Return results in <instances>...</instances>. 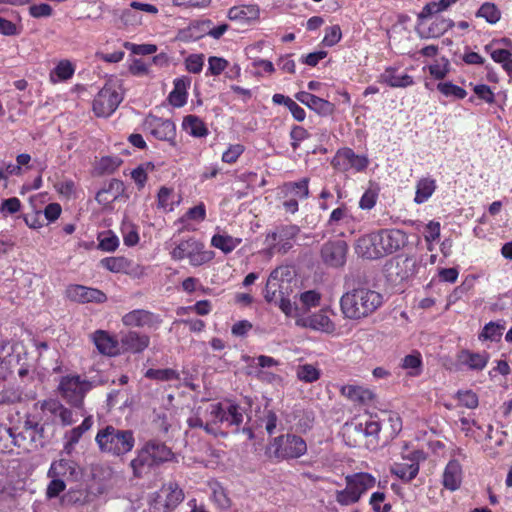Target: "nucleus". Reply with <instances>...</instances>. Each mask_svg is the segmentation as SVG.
Returning <instances> with one entry per match:
<instances>
[{
	"label": "nucleus",
	"instance_id": "nucleus-1",
	"mask_svg": "<svg viewBox=\"0 0 512 512\" xmlns=\"http://www.w3.org/2000/svg\"><path fill=\"white\" fill-rule=\"evenodd\" d=\"M406 242L404 231L380 229L359 237L355 243V252L362 258L376 260L400 250Z\"/></svg>",
	"mask_w": 512,
	"mask_h": 512
},
{
	"label": "nucleus",
	"instance_id": "nucleus-2",
	"mask_svg": "<svg viewBox=\"0 0 512 512\" xmlns=\"http://www.w3.org/2000/svg\"><path fill=\"white\" fill-rule=\"evenodd\" d=\"M384 303L382 293L360 285L340 298V311L345 319L360 321L373 315Z\"/></svg>",
	"mask_w": 512,
	"mask_h": 512
},
{
	"label": "nucleus",
	"instance_id": "nucleus-3",
	"mask_svg": "<svg viewBox=\"0 0 512 512\" xmlns=\"http://www.w3.org/2000/svg\"><path fill=\"white\" fill-rule=\"evenodd\" d=\"M205 432L214 437L226 438L230 432L237 433L243 424V410L233 401L214 402L206 407Z\"/></svg>",
	"mask_w": 512,
	"mask_h": 512
},
{
	"label": "nucleus",
	"instance_id": "nucleus-4",
	"mask_svg": "<svg viewBox=\"0 0 512 512\" xmlns=\"http://www.w3.org/2000/svg\"><path fill=\"white\" fill-rule=\"evenodd\" d=\"M174 453L164 443L158 441L148 442L130 462V467L136 477H142L150 472L154 465L170 461Z\"/></svg>",
	"mask_w": 512,
	"mask_h": 512
},
{
	"label": "nucleus",
	"instance_id": "nucleus-5",
	"mask_svg": "<svg viewBox=\"0 0 512 512\" xmlns=\"http://www.w3.org/2000/svg\"><path fill=\"white\" fill-rule=\"evenodd\" d=\"M345 488L336 490L335 501L340 506H351L360 501L362 496L376 485V478L367 472H357L345 476Z\"/></svg>",
	"mask_w": 512,
	"mask_h": 512
},
{
	"label": "nucleus",
	"instance_id": "nucleus-6",
	"mask_svg": "<svg viewBox=\"0 0 512 512\" xmlns=\"http://www.w3.org/2000/svg\"><path fill=\"white\" fill-rule=\"evenodd\" d=\"M170 255L175 261L188 260L193 267L207 264L215 257L214 251L207 250L205 244L195 237L180 239L171 249Z\"/></svg>",
	"mask_w": 512,
	"mask_h": 512
},
{
	"label": "nucleus",
	"instance_id": "nucleus-7",
	"mask_svg": "<svg viewBox=\"0 0 512 512\" xmlns=\"http://www.w3.org/2000/svg\"><path fill=\"white\" fill-rule=\"evenodd\" d=\"M310 179L304 177L298 181L284 182L278 188L277 198L286 213L294 215L299 210V201L309 198Z\"/></svg>",
	"mask_w": 512,
	"mask_h": 512
},
{
	"label": "nucleus",
	"instance_id": "nucleus-8",
	"mask_svg": "<svg viewBox=\"0 0 512 512\" xmlns=\"http://www.w3.org/2000/svg\"><path fill=\"white\" fill-rule=\"evenodd\" d=\"M95 441L101 452L115 456L128 452V432L119 430L112 425L98 431Z\"/></svg>",
	"mask_w": 512,
	"mask_h": 512
},
{
	"label": "nucleus",
	"instance_id": "nucleus-9",
	"mask_svg": "<svg viewBox=\"0 0 512 512\" xmlns=\"http://www.w3.org/2000/svg\"><path fill=\"white\" fill-rule=\"evenodd\" d=\"M273 456L277 460L297 459L306 454V441L296 434H282L273 439L271 443Z\"/></svg>",
	"mask_w": 512,
	"mask_h": 512
},
{
	"label": "nucleus",
	"instance_id": "nucleus-10",
	"mask_svg": "<svg viewBox=\"0 0 512 512\" xmlns=\"http://www.w3.org/2000/svg\"><path fill=\"white\" fill-rule=\"evenodd\" d=\"M300 233V227L296 224H281L269 231L265 237L268 250L285 254L292 247L296 237Z\"/></svg>",
	"mask_w": 512,
	"mask_h": 512
},
{
	"label": "nucleus",
	"instance_id": "nucleus-11",
	"mask_svg": "<svg viewBox=\"0 0 512 512\" xmlns=\"http://www.w3.org/2000/svg\"><path fill=\"white\" fill-rule=\"evenodd\" d=\"M369 165L366 155H359L352 148L343 147L336 151L331 160V166L342 173L353 170L356 173L364 172Z\"/></svg>",
	"mask_w": 512,
	"mask_h": 512
},
{
	"label": "nucleus",
	"instance_id": "nucleus-12",
	"mask_svg": "<svg viewBox=\"0 0 512 512\" xmlns=\"http://www.w3.org/2000/svg\"><path fill=\"white\" fill-rule=\"evenodd\" d=\"M184 500L183 490L176 483L162 486L150 506V512H173Z\"/></svg>",
	"mask_w": 512,
	"mask_h": 512
},
{
	"label": "nucleus",
	"instance_id": "nucleus-13",
	"mask_svg": "<svg viewBox=\"0 0 512 512\" xmlns=\"http://www.w3.org/2000/svg\"><path fill=\"white\" fill-rule=\"evenodd\" d=\"M90 383L78 375L64 376L59 384L63 398L74 406H80L85 394L90 390Z\"/></svg>",
	"mask_w": 512,
	"mask_h": 512
},
{
	"label": "nucleus",
	"instance_id": "nucleus-14",
	"mask_svg": "<svg viewBox=\"0 0 512 512\" xmlns=\"http://www.w3.org/2000/svg\"><path fill=\"white\" fill-rule=\"evenodd\" d=\"M144 127L153 137L167 141L170 145H176V125L171 119L161 118L149 114L144 122Z\"/></svg>",
	"mask_w": 512,
	"mask_h": 512
},
{
	"label": "nucleus",
	"instance_id": "nucleus-15",
	"mask_svg": "<svg viewBox=\"0 0 512 512\" xmlns=\"http://www.w3.org/2000/svg\"><path fill=\"white\" fill-rule=\"evenodd\" d=\"M122 99V93L112 85H105L93 101V110L97 116L107 117L116 110Z\"/></svg>",
	"mask_w": 512,
	"mask_h": 512
},
{
	"label": "nucleus",
	"instance_id": "nucleus-16",
	"mask_svg": "<svg viewBox=\"0 0 512 512\" xmlns=\"http://www.w3.org/2000/svg\"><path fill=\"white\" fill-rule=\"evenodd\" d=\"M348 245L343 240L328 241L321 248L323 262L331 267H341L346 262Z\"/></svg>",
	"mask_w": 512,
	"mask_h": 512
},
{
	"label": "nucleus",
	"instance_id": "nucleus-17",
	"mask_svg": "<svg viewBox=\"0 0 512 512\" xmlns=\"http://www.w3.org/2000/svg\"><path fill=\"white\" fill-rule=\"evenodd\" d=\"M455 23L450 18L436 16L432 18L430 23L425 21V25L419 27L416 25V30L421 39L440 38L448 30L454 27Z\"/></svg>",
	"mask_w": 512,
	"mask_h": 512
},
{
	"label": "nucleus",
	"instance_id": "nucleus-18",
	"mask_svg": "<svg viewBox=\"0 0 512 512\" xmlns=\"http://www.w3.org/2000/svg\"><path fill=\"white\" fill-rule=\"evenodd\" d=\"M295 98L320 116H331L335 112V105L332 102L309 92L300 91L295 94Z\"/></svg>",
	"mask_w": 512,
	"mask_h": 512
},
{
	"label": "nucleus",
	"instance_id": "nucleus-19",
	"mask_svg": "<svg viewBox=\"0 0 512 512\" xmlns=\"http://www.w3.org/2000/svg\"><path fill=\"white\" fill-rule=\"evenodd\" d=\"M66 294L69 299L79 303H102L106 300V295L102 291L83 285H70Z\"/></svg>",
	"mask_w": 512,
	"mask_h": 512
},
{
	"label": "nucleus",
	"instance_id": "nucleus-20",
	"mask_svg": "<svg viewBox=\"0 0 512 512\" xmlns=\"http://www.w3.org/2000/svg\"><path fill=\"white\" fill-rule=\"evenodd\" d=\"M77 464L68 459L53 461L47 472L48 478H58L63 481H72L78 478Z\"/></svg>",
	"mask_w": 512,
	"mask_h": 512
},
{
	"label": "nucleus",
	"instance_id": "nucleus-21",
	"mask_svg": "<svg viewBox=\"0 0 512 512\" xmlns=\"http://www.w3.org/2000/svg\"><path fill=\"white\" fill-rule=\"evenodd\" d=\"M17 343L0 342V376H5L20 361Z\"/></svg>",
	"mask_w": 512,
	"mask_h": 512
},
{
	"label": "nucleus",
	"instance_id": "nucleus-22",
	"mask_svg": "<svg viewBox=\"0 0 512 512\" xmlns=\"http://www.w3.org/2000/svg\"><path fill=\"white\" fill-rule=\"evenodd\" d=\"M161 324L162 318L159 314L144 309L130 311V326L152 331L157 330Z\"/></svg>",
	"mask_w": 512,
	"mask_h": 512
},
{
	"label": "nucleus",
	"instance_id": "nucleus-23",
	"mask_svg": "<svg viewBox=\"0 0 512 512\" xmlns=\"http://www.w3.org/2000/svg\"><path fill=\"white\" fill-rule=\"evenodd\" d=\"M463 478L462 466L457 460H450L443 472L442 484L449 491L460 488Z\"/></svg>",
	"mask_w": 512,
	"mask_h": 512
},
{
	"label": "nucleus",
	"instance_id": "nucleus-24",
	"mask_svg": "<svg viewBox=\"0 0 512 512\" xmlns=\"http://www.w3.org/2000/svg\"><path fill=\"white\" fill-rule=\"evenodd\" d=\"M395 67H386L380 74L378 82L388 85L391 88H406L414 84L413 77L409 74H398Z\"/></svg>",
	"mask_w": 512,
	"mask_h": 512
},
{
	"label": "nucleus",
	"instance_id": "nucleus-25",
	"mask_svg": "<svg viewBox=\"0 0 512 512\" xmlns=\"http://www.w3.org/2000/svg\"><path fill=\"white\" fill-rule=\"evenodd\" d=\"M91 340L99 353L114 356L119 353L118 341L104 330H97L91 335Z\"/></svg>",
	"mask_w": 512,
	"mask_h": 512
},
{
	"label": "nucleus",
	"instance_id": "nucleus-26",
	"mask_svg": "<svg viewBox=\"0 0 512 512\" xmlns=\"http://www.w3.org/2000/svg\"><path fill=\"white\" fill-rule=\"evenodd\" d=\"M489 359L490 355L486 351L478 353L464 349L458 355L459 362L473 371H482L487 366Z\"/></svg>",
	"mask_w": 512,
	"mask_h": 512
},
{
	"label": "nucleus",
	"instance_id": "nucleus-27",
	"mask_svg": "<svg viewBox=\"0 0 512 512\" xmlns=\"http://www.w3.org/2000/svg\"><path fill=\"white\" fill-rule=\"evenodd\" d=\"M173 90L169 93V103L176 108L183 107L187 103V89L191 85V79L187 76L176 78L173 82Z\"/></svg>",
	"mask_w": 512,
	"mask_h": 512
},
{
	"label": "nucleus",
	"instance_id": "nucleus-28",
	"mask_svg": "<svg viewBox=\"0 0 512 512\" xmlns=\"http://www.w3.org/2000/svg\"><path fill=\"white\" fill-rule=\"evenodd\" d=\"M92 424V417L89 416L86 417L79 426L67 431L64 435L65 443L63 446V452L67 455H71L74 451L75 445L79 442L82 435L92 427Z\"/></svg>",
	"mask_w": 512,
	"mask_h": 512
},
{
	"label": "nucleus",
	"instance_id": "nucleus-29",
	"mask_svg": "<svg viewBox=\"0 0 512 512\" xmlns=\"http://www.w3.org/2000/svg\"><path fill=\"white\" fill-rule=\"evenodd\" d=\"M283 272V268H276L270 273L268 277L264 290V298L269 303L276 301L282 295L281 279Z\"/></svg>",
	"mask_w": 512,
	"mask_h": 512
},
{
	"label": "nucleus",
	"instance_id": "nucleus-30",
	"mask_svg": "<svg viewBox=\"0 0 512 512\" xmlns=\"http://www.w3.org/2000/svg\"><path fill=\"white\" fill-rule=\"evenodd\" d=\"M181 126L186 133L195 138H204L209 134L205 122L200 117L193 114L184 116Z\"/></svg>",
	"mask_w": 512,
	"mask_h": 512
},
{
	"label": "nucleus",
	"instance_id": "nucleus-31",
	"mask_svg": "<svg viewBox=\"0 0 512 512\" xmlns=\"http://www.w3.org/2000/svg\"><path fill=\"white\" fill-rule=\"evenodd\" d=\"M419 463L412 459H404L403 462L394 463L391 467V473L404 482H410L419 473Z\"/></svg>",
	"mask_w": 512,
	"mask_h": 512
},
{
	"label": "nucleus",
	"instance_id": "nucleus-32",
	"mask_svg": "<svg viewBox=\"0 0 512 512\" xmlns=\"http://www.w3.org/2000/svg\"><path fill=\"white\" fill-rule=\"evenodd\" d=\"M227 16L230 20L250 22L259 18L260 9L256 4L234 6L228 10Z\"/></svg>",
	"mask_w": 512,
	"mask_h": 512
},
{
	"label": "nucleus",
	"instance_id": "nucleus-33",
	"mask_svg": "<svg viewBox=\"0 0 512 512\" xmlns=\"http://www.w3.org/2000/svg\"><path fill=\"white\" fill-rule=\"evenodd\" d=\"M309 327L314 330L332 334L336 330L335 323L330 319L325 310H319L307 319Z\"/></svg>",
	"mask_w": 512,
	"mask_h": 512
},
{
	"label": "nucleus",
	"instance_id": "nucleus-34",
	"mask_svg": "<svg viewBox=\"0 0 512 512\" xmlns=\"http://www.w3.org/2000/svg\"><path fill=\"white\" fill-rule=\"evenodd\" d=\"M437 188L436 180L431 177L420 178L416 183L414 202L423 204L429 200Z\"/></svg>",
	"mask_w": 512,
	"mask_h": 512
},
{
	"label": "nucleus",
	"instance_id": "nucleus-35",
	"mask_svg": "<svg viewBox=\"0 0 512 512\" xmlns=\"http://www.w3.org/2000/svg\"><path fill=\"white\" fill-rule=\"evenodd\" d=\"M74 73L75 65L71 61L64 59L59 61L54 69L51 70L49 78L52 83L56 84L71 79Z\"/></svg>",
	"mask_w": 512,
	"mask_h": 512
},
{
	"label": "nucleus",
	"instance_id": "nucleus-36",
	"mask_svg": "<svg viewBox=\"0 0 512 512\" xmlns=\"http://www.w3.org/2000/svg\"><path fill=\"white\" fill-rule=\"evenodd\" d=\"M241 242V238H236L228 234H214L211 238V246L219 249L224 254L231 253Z\"/></svg>",
	"mask_w": 512,
	"mask_h": 512
},
{
	"label": "nucleus",
	"instance_id": "nucleus-37",
	"mask_svg": "<svg viewBox=\"0 0 512 512\" xmlns=\"http://www.w3.org/2000/svg\"><path fill=\"white\" fill-rule=\"evenodd\" d=\"M123 190V183L113 179L109 182L107 188H103L96 194V200L103 205L109 204L116 200Z\"/></svg>",
	"mask_w": 512,
	"mask_h": 512
},
{
	"label": "nucleus",
	"instance_id": "nucleus-38",
	"mask_svg": "<svg viewBox=\"0 0 512 512\" xmlns=\"http://www.w3.org/2000/svg\"><path fill=\"white\" fill-rule=\"evenodd\" d=\"M422 355L419 351H413L411 354L406 355L401 362V367L408 371V375L415 377L419 376L422 372Z\"/></svg>",
	"mask_w": 512,
	"mask_h": 512
},
{
	"label": "nucleus",
	"instance_id": "nucleus-39",
	"mask_svg": "<svg viewBox=\"0 0 512 512\" xmlns=\"http://www.w3.org/2000/svg\"><path fill=\"white\" fill-rule=\"evenodd\" d=\"M296 376L302 382L313 383L320 379L321 371L312 364H303L297 367Z\"/></svg>",
	"mask_w": 512,
	"mask_h": 512
},
{
	"label": "nucleus",
	"instance_id": "nucleus-40",
	"mask_svg": "<svg viewBox=\"0 0 512 512\" xmlns=\"http://www.w3.org/2000/svg\"><path fill=\"white\" fill-rule=\"evenodd\" d=\"M437 90L445 97H452L454 99H464L467 96V91L453 84L451 81L439 82L437 84Z\"/></svg>",
	"mask_w": 512,
	"mask_h": 512
},
{
	"label": "nucleus",
	"instance_id": "nucleus-41",
	"mask_svg": "<svg viewBox=\"0 0 512 512\" xmlns=\"http://www.w3.org/2000/svg\"><path fill=\"white\" fill-rule=\"evenodd\" d=\"M369 505L373 512H390L392 509L391 503L387 502V495L382 491H375L369 498Z\"/></svg>",
	"mask_w": 512,
	"mask_h": 512
},
{
	"label": "nucleus",
	"instance_id": "nucleus-42",
	"mask_svg": "<svg viewBox=\"0 0 512 512\" xmlns=\"http://www.w3.org/2000/svg\"><path fill=\"white\" fill-rule=\"evenodd\" d=\"M476 16L484 18L490 24H495L500 20L501 12L495 4L485 2L478 9Z\"/></svg>",
	"mask_w": 512,
	"mask_h": 512
},
{
	"label": "nucleus",
	"instance_id": "nucleus-43",
	"mask_svg": "<svg viewBox=\"0 0 512 512\" xmlns=\"http://www.w3.org/2000/svg\"><path fill=\"white\" fill-rule=\"evenodd\" d=\"M444 9L440 5L439 1H431L426 3L422 10L417 14V24L419 27L425 25V21H427L429 18H432L433 15H436L438 13L443 12Z\"/></svg>",
	"mask_w": 512,
	"mask_h": 512
},
{
	"label": "nucleus",
	"instance_id": "nucleus-44",
	"mask_svg": "<svg viewBox=\"0 0 512 512\" xmlns=\"http://www.w3.org/2000/svg\"><path fill=\"white\" fill-rule=\"evenodd\" d=\"M150 345V336L146 333L130 331V353H141Z\"/></svg>",
	"mask_w": 512,
	"mask_h": 512
},
{
	"label": "nucleus",
	"instance_id": "nucleus-45",
	"mask_svg": "<svg viewBox=\"0 0 512 512\" xmlns=\"http://www.w3.org/2000/svg\"><path fill=\"white\" fill-rule=\"evenodd\" d=\"M382 426L387 431L388 437L393 439L402 430V419L397 413H389L387 419L383 420Z\"/></svg>",
	"mask_w": 512,
	"mask_h": 512
},
{
	"label": "nucleus",
	"instance_id": "nucleus-46",
	"mask_svg": "<svg viewBox=\"0 0 512 512\" xmlns=\"http://www.w3.org/2000/svg\"><path fill=\"white\" fill-rule=\"evenodd\" d=\"M145 377L157 381H171L178 380L179 373L178 371L172 368H164V369H148L145 372Z\"/></svg>",
	"mask_w": 512,
	"mask_h": 512
},
{
	"label": "nucleus",
	"instance_id": "nucleus-47",
	"mask_svg": "<svg viewBox=\"0 0 512 512\" xmlns=\"http://www.w3.org/2000/svg\"><path fill=\"white\" fill-rule=\"evenodd\" d=\"M98 247L102 251L112 252L119 245L118 237L112 231H104L98 235Z\"/></svg>",
	"mask_w": 512,
	"mask_h": 512
},
{
	"label": "nucleus",
	"instance_id": "nucleus-48",
	"mask_svg": "<svg viewBox=\"0 0 512 512\" xmlns=\"http://www.w3.org/2000/svg\"><path fill=\"white\" fill-rule=\"evenodd\" d=\"M37 405H40V409L43 412L44 416H46L47 421H54L56 418L59 417V413L62 406V404L59 401L49 399L37 403L36 406Z\"/></svg>",
	"mask_w": 512,
	"mask_h": 512
},
{
	"label": "nucleus",
	"instance_id": "nucleus-49",
	"mask_svg": "<svg viewBox=\"0 0 512 512\" xmlns=\"http://www.w3.org/2000/svg\"><path fill=\"white\" fill-rule=\"evenodd\" d=\"M494 44H487L484 46V50L490 54V57L495 63L503 65L512 56V51L506 48H495Z\"/></svg>",
	"mask_w": 512,
	"mask_h": 512
},
{
	"label": "nucleus",
	"instance_id": "nucleus-50",
	"mask_svg": "<svg viewBox=\"0 0 512 512\" xmlns=\"http://www.w3.org/2000/svg\"><path fill=\"white\" fill-rule=\"evenodd\" d=\"M101 265L114 273H126L128 261L124 257H107L101 260Z\"/></svg>",
	"mask_w": 512,
	"mask_h": 512
},
{
	"label": "nucleus",
	"instance_id": "nucleus-51",
	"mask_svg": "<svg viewBox=\"0 0 512 512\" xmlns=\"http://www.w3.org/2000/svg\"><path fill=\"white\" fill-rule=\"evenodd\" d=\"M122 163L118 157H102L95 166L98 174H109L114 172Z\"/></svg>",
	"mask_w": 512,
	"mask_h": 512
},
{
	"label": "nucleus",
	"instance_id": "nucleus-52",
	"mask_svg": "<svg viewBox=\"0 0 512 512\" xmlns=\"http://www.w3.org/2000/svg\"><path fill=\"white\" fill-rule=\"evenodd\" d=\"M228 66L229 62L225 58L210 56L208 58L206 76H219L228 68Z\"/></svg>",
	"mask_w": 512,
	"mask_h": 512
},
{
	"label": "nucleus",
	"instance_id": "nucleus-53",
	"mask_svg": "<svg viewBox=\"0 0 512 512\" xmlns=\"http://www.w3.org/2000/svg\"><path fill=\"white\" fill-rule=\"evenodd\" d=\"M148 170H154V164L152 162L141 164L130 172V177L135 181L138 189H142L145 186Z\"/></svg>",
	"mask_w": 512,
	"mask_h": 512
},
{
	"label": "nucleus",
	"instance_id": "nucleus-54",
	"mask_svg": "<svg viewBox=\"0 0 512 512\" xmlns=\"http://www.w3.org/2000/svg\"><path fill=\"white\" fill-rule=\"evenodd\" d=\"M245 147L242 144H230L228 148L222 153L221 160L227 164H234L239 157L244 153Z\"/></svg>",
	"mask_w": 512,
	"mask_h": 512
},
{
	"label": "nucleus",
	"instance_id": "nucleus-55",
	"mask_svg": "<svg viewBox=\"0 0 512 512\" xmlns=\"http://www.w3.org/2000/svg\"><path fill=\"white\" fill-rule=\"evenodd\" d=\"M503 329V326L495 322H489L484 326L482 332L479 335V339L496 341L502 336Z\"/></svg>",
	"mask_w": 512,
	"mask_h": 512
},
{
	"label": "nucleus",
	"instance_id": "nucleus-56",
	"mask_svg": "<svg viewBox=\"0 0 512 512\" xmlns=\"http://www.w3.org/2000/svg\"><path fill=\"white\" fill-rule=\"evenodd\" d=\"M378 189L368 188L359 200V208L362 210H371L375 207L378 200Z\"/></svg>",
	"mask_w": 512,
	"mask_h": 512
},
{
	"label": "nucleus",
	"instance_id": "nucleus-57",
	"mask_svg": "<svg viewBox=\"0 0 512 512\" xmlns=\"http://www.w3.org/2000/svg\"><path fill=\"white\" fill-rule=\"evenodd\" d=\"M204 54H190L185 59V68L188 72L193 74H199L204 66Z\"/></svg>",
	"mask_w": 512,
	"mask_h": 512
},
{
	"label": "nucleus",
	"instance_id": "nucleus-58",
	"mask_svg": "<svg viewBox=\"0 0 512 512\" xmlns=\"http://www.w3.org/2000/svg\"><path fill=\"white\" fill-rule=\"evenodd\" d=\"M342 38V31L339 25H332L325 29V35L322 43L325 46L331 47L340 42Z\"/></svg>",
	"mask_w": 512,
	"mask_h": 512
},
{
	"label": "nucleus",
	"instance_id": "nucleus-59",
	"mask_svg": "<svg viewBox=\"0 0 512 512\" xmlns=\"http://www.w3.org/2000/svg\"><path fill=\"white\" fill-rule=\"evenodd\" d=\"M213 499L215 503L221 509H229L231 507V499L228 497V494L223 486L220 484H216L213 488Z\"/></svg>",
	"mask_w": 512,
	"mask_h": 512
},
{
	"label": "nucleus",
	"instance_id": "nucleus-60",
	"mask_svg": "<svg viewBox=\"0 0 512 512\" xmlns=\"http://www.w3.org/2000/svg\"><path fill=\"white\" fill-rule=\"evenodd\" d=\"M457 399L460 405L469 409H475L479 404L478 396L472 390L459 391Z\"/></svg>",
	"mask_w": 512,
	"mask_h": 512
},
{
	"label": "nucleus",
	"instance_id": "nucleus-61",
	"mask_svg": "<svg viewBox=\"0 0 512 512\" xmlns=\"http://www.w3.org/2000/svg\"><path fill=\"white\" fill-rule=\"evenodd\" d=\"M441 225L440 222L431 220L429 221L423 231L425 241L430 244L435 242L440 237Z\"/></svg>",
	"mask_w": 512,
	"mask_h": 512
},
{
	"label": "nucleus",
	"instance_id": "nucleus-62",
	"mask_svg": "<svg viewBox=\"0 0 512 512\" xmlns=\"http://www.w3.org/2000/svg\"><path fill=\"white\" fill-rule=\"evenodd\" d=\"M473 92L483 102L490 105L495 103V93L492 91L490 86L486 84L474 85Z\"/></svg>",
	"mask_w": 512,
	"mask_h": 512
},
{
	"label": "nucleus",
	"instance_id": "nucleus-63",
	"mask_svg": "<svg viewBox=\"0 0 512 512\" xmlns=\"http://www.w3.org/2000/svg\"><path fill=\"white\" fill-rule=\"evenodd\" d=\"M21 209V201L17 197H11L2 201L0 213L3 217L15 214Z\"/></svg>",
	"mask_w": 512,
	"mask_h": 512
},
{
	"label": "nucleus",
	"instance_id": "nucleus-64",
	"mask_svg": "<svg viewBox=\"0 0 512 512\" xmlns=\"http://www.w3.org/2000/svg\"><path fill=\"white\" fill-rule=\"evenodd\" d=\"M310 137V133L302 126L295 125L290 131L291 146L296 150L300 143Z\"/></svg>",
	"mask_w": 512,
	"mask_h": 512
}]
</instances>
